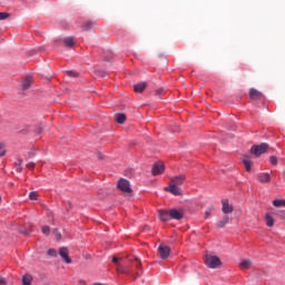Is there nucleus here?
Returning a JSON list of instances; mask_svg holds the SVG:
<instances>
[{"mask_svg":"<svg viewBox=\"0 0 285 285\" xmlns=\"http://www.w3.org/2000/svg\"><path fill=\"white\" fill-rule=\"evenodd\" d=\"M37 132H38V135L41 134V128H38V129H37Z\"/></svg>","mask_w":285,"mask_h":285,"instance_id":"obj_42","label":"nucleus"},{"mask_svg":"<svg viewBox=\"0 0 285 285\" xmlns=\"http://www.w3.org/2000/svg\"><path fill=\"white\" fill-rule=\"evenodd\" d=\"M37 197H39L37 191L29 193V199H31V202H37Z\"/></svg>","mask_w":285,"mask_h":285,"instance_id":"obj_27","label":"nucleus"},{"mask_svg":"<svg viewBox=\"0 0 285 285\" xmlns=\"http://www.w3.org/2000/svg\"><path fill=\"white\" fill-rule=\"evenodd\" d=\"M98 159H104V157L101 156V153H98Z\"/></svg>","mask_w":285,"mask_h":285,"instance_id":"obj_41","label":"nucleus"},{"mask_svg":"<svg viewBox=\"0 0 285 285\" xmlns=\"http://www.w3.org/2000/svg\"><path fill=\"white\" fill-rule=\"evenodd\" d=\"M158 217H159L160 222H170V209L169 210H164V209L158 210Z\"/></svg>","mask_w":285,"mask_h":285,"instance_id":"obj_13","label":"nucleus"},{"mask_svg":"<svg viewBox=\"0 0 285 285\" xmlns=\"http://www.w3.org/2000/svg\"><path fill=\"white\" fill-rule=\"evenodd\" d=\"M59 255L60 257L63 259V262H66V264H72V259L69 256V252L68 248L66 247H61L59 249Z\"/></svg>","mask_w":285,"mask_h":285,"instance_id":"obj_9","label":"nucleus"},{"mask_svg":"<svg viewBox=\"0 0 285 285\" xmlns=\"http://www.w3.org/2000/svg\"><path fill=\"white\" fill-rule=\"evenodd\" d=\"M213 210H214V208H213V207H210V208L206 209V212H205V219H208V217H210V215H212Z\"/></svg>","mask_w":285,"mask_h":285,"instance_id":"obj_31","label":"nucleus"},{"mask_svg":"<svg viewBox=\"0 0 285 285\" xmlns=\"http://www.w3.org/2000/svg\"><path fill=\"white\" fill-rule=\"evenodd\" d=\"M269 161H271L272 166H277V156H271Z\"/></svg>","mask_w":285,"mask_h":285,"instance_id":"obj_29","label":"nucleus"},{"mask_svg":"<svg viewBox=\"0 0 285 285\" xmlns=\"http://www.w3.org/2000/svg\"><path fill=\"white\" fill-rule=\"evenodd\" d=\"M6 155V149L3 148V144H0V157Z\"/></svg>","mask_w":285,"mask_h":285,"instance_id":"obj_34","label":"nucleus"},{"mask_svg":"<svg viewBox=\"0 0 285 285\" xmlns=\"http://www.w3.org/2000/svg\"><path fill=\"white\" fill-rule=\"evenodd\" d=\"M124 258H118L117 256H112L114 264H117V262H121Z\"/></svg>","mask_w":285,"mask_h":285,"instance_id":"obj_38","label":"nucleus"},{"mask_svg":"<svg viewBox=\"0 0 285 285\" xmlns=\"http://www.w3.org/2000/svg\"><path fill=\"white\" fill-rule=\"evenodd\" d=\"M273 206H275V208H285V199L273 200Z\"/></svg>","mask_w":285,"mask_h":285,"instance_id":"obj_22","label":"nucleus"},{"mask_svg":"<svg viewBox=\"0 0 285 285\" xmlns=\"http://www.w3.org/2000/svg\"><path fill=\"white\" fill-rule=\"evenodd\" d=\"M0 284H6V278L0 277Z\"/></svg>","mask_w":285,"mask_h":285,"instance_id":"obj_40","label":"nucleus"},{"mask_svg":"<svg viewBox=\"0 0 285 285\" xmlns=\"http://www.w3.org/2000/svg\"><path fill=\"white\" fill-rule=\"evenodd\" d=\"M117 273H120L121 275H131L132 277H135V279H137V277H139V272H137L136 274L132 273V271L128 267H124L121 265H117L116 267Z\"/></svg>","mask_w":285,"mask_h":285,"instance_id":"obj_5","label":"nucleus"},{"mask_svg":"<svg viewBox=\"0 0 285 285\" xmlns=\"http://www.w3.org/2000/svg\"><path fill=\"white\" fill-rule=\"evenodd\" d=\"M258 181L261 184H271V174L268 173L258 174Z\"/></svg>","mask_w":285,"mask_h":285,"instance_id":"obj_14","label":"nucleus"},{"mask_svg":"<svg viewBox=\"0 0 285 285\" xmlns=\"http://www.w3.org/2000/svg\"><path fill=\"white\" fill-rule=\"evenodd\" d=\"M268 150V144L263 142L261 145L253 146L250 148V153L255 155V157H259L261 155H264Z\"/></svg>","mask_w":285,"mask_h":285,"instance_id":"obj_3","label":"nucleus"},{"mask_svg":"<svg viewBox=\"0 0 285 285\" xmlns=\"http://www.w3.org/2000/svg\"><path fill=\"white\" fill-rule=\"evenodd\" d=\"M243 164L247 173H250V166H253V159H250V156H243Z\"/></svg>","mask_w":285,"mask_h":285,"instance_id":"obj_16","label":"nucleus"},{"mask_svg":"<svg viewBox=\"0 0 285 285\" xmlns=\"http://www.w3.org/2000/svg\"><path fill=\"white\" fill-rule=\"evenodd\" d=\"M265 222H266V226H268V228H273V226H275V218H273V216H271V214H266Z\"/></svg>","mask_w":285,"mask_h":285,"instance_id":"obj_19","label":"nucleus"},{"mask_svg":"<svg viewBox=\"0 0 285 285\" xmlns=\"http://www.w3.org/2000/svg\"><path fill=\"white\" fill-rule=\"evenodd\" d=\"M222 205H223L222 212L224 213V215H230V213H233L234 207L233 205H229L227 199L223 200Z\"/></svg>","mask_w":285,"mask_h":285,"instance_id":"obj_12","label":"nucleus"},{"mask_svg":"<svg viewBox=\"0 0 285 285\" xmlns=\"http://www.w3.org/2000/svg\"><path fill=\"white\" fill-rule=\"evenodd\" d=\"M146 86H148L146 82H140L134 86V90L135 92H144V90H146Z\"/></svg>","mask_w":285,"mask_h":285,"instance_id":"obj_21","label":"nucleus"},{"mask_svg":"<svg viewBox=\"0 0 285 285\" xmlns=\"http://www.w3.org/2000/svg\"><path fill=\"white\" fill-rule=\"evenodd\" d=\"M158 257L160 259H168V257H170V247L161 244L158 247Z\"/></svg>","mask_w":285,"mask_h":285,"instance_id":"obj_4","label":"nucleus"},{"mask_svg":"<svg viewBox=\"0 0 285 285\" xmlns=\"http://www.w3.org/2000/svg\"><path fill=\"white\" fill-rule=\"evenodd\" d=\"M62 43H65L66 48H72V46H75V38L72 37L63 38Z\"/></svg>","mask_w":285,"mask_h":285,"instance_id":"obj_18","label":"nucleus"},{"mask_svg":"<svg viewBox=\"0 0 285 285\" xmlns=\"http://www.w3.org/2000/svg\"><path fill=\"white\" fill-rule=\"evenodd\" d=\"M230 222V218L228 216H225L223 219H220L217 223V227L218 228H224V226H226V224H228Z\"/></svg>","mask_w":285,"mask_h":285,"instance_id":"obj_23","label":"nucleus"},{"mask_svg":"<svg viewBox=\"0 0 285 285\" xmlns=\"http://www.w3.org/2000/svg\"><path fill=\"white\" fill-rule=\"evenodd\" d=\"M27 168H29V170H33V168H35V163H29V164H27Z\"/></svg>","mask_w":285,"mask_h":285,"instance_id":"obj_37","label":"nucleus"},{"mask_svg":"<svg viewBox=\"0 0 285 285\" xmlns=\"http://www.w3.org/2000/svg\"><path fill=\"white\" fill-rule=\"evenodd\" d=\"M184 181H186V175L181 174L179 176L171 177L169 185L179 187L184 185Z\"/></svg>","mask_w":285,"mask_h":285,"instance_id":"obj_6","label":"nucleus"},{"mask_svg":"<svg viewBox=\"0 0 285 285\" xmlns=\"http://www.w3.org/2000/svg\"><path fill=\"white\" fill-rule=\"evenodd\" d=\"M156 95H164V88H159L156 90Z\"/></svg>","mask_w":285,"mask_h":285,"instance_id":"obj_39","label":"nucleus"},{"mask_svg":"<svg viewBox=\"0 0 285 285\" xmlns=\"http://www.w3.org/2000/svg\"><path fill=\"white\" fill-rule=\"evenodd\" d=\"M68 77H79V73L75 71H67Z\"/></svg>","mask_w":285,"mask_h":285,"instance_id":"obj_35","label":"nucleus"},{"mask_svg":"<svg viewBox=\"0 0 285 285\" xmlns=\"http://www.w3.org/2000/svg\"><path fill=\"white\" fill-rule=\"evenodd\" d=\"M165 166H164V163H156L153 167V175L157 176V175H161L165 170Z\"/></svg>","mask_w":285,"mask_h":285,"instance_id":"obj_11","label":"nucleus"},{"mask_svg":"<svg viewBox=\"0 0 285 285\" xmlns=\"http://www.w3.org/2000/svg\"><path fill=\"white\" fill-rule=\"evenodd\" d=\"M48 255H49V257H57V252H56V249H53V248L49 249V250H48Z\"/></svg>","mask_w":285,"mask_h":285,"instance_id":"obj_33","label":"nucleus"},{"mask_svg":"<svg viewBox=\"0 0 285 285\" xmlns=\"http://www.w3.org/2000/svg\"><path fill=\"white\" fill-rule=\"evenodd\" d=\"M53 235H56V239H61V234L57 229L53 230Z\"/></svg>","mask_w":285,"mask_h":285,"instance_id":"obj_36","label":"nucleus"},{"mask_svg":"<svg viewBox=\"0 0 285 285\" xmlns=\"http://www.w3.org/2000/svg\"><path fill=\"white\" fill-rule=\"evenodd\" d=\"M204 262L205 265L207 266V268H220L222 266V259H219V257L217 256H213V255H205L204 256Z\"/></svg>","mask_w":285,"mask_h":285,"instance_id":"obj_1","label":"nucleus"},{"mask_svg":"<svg viewBox=\"0 0 285 285\" xmlns=\"http://www.w3.org/2000/svg\"><path fill=\"white\" fill-rule=\"evenodd\" d=\"M0 204H1V196H0Z\"/></svg>","mask_w":285,"mask_h":285,"instance_id":"obj_44","label":"nucleus"},{"mask_svg":"<svg viewBox=\"0 0 285 285\" xmlns=\"http://www.w3.org/2000/svg\"><path fill=\"white\" fill-rule=\"evenodd\" d=\"M94 28H95V21H92V20H88L82 26V30H85L86 32H88V30H92Z\"/></svg>","mask_w":285,"mask_h":285,"instance_id":"obj_20","label":"nucleus"},{"mask_svg":"<svg viewBox=\"0 0 285 285\" xmlns=\"http://www.w3.org/2000/svg\"><path fill=\"white\" fill-rule=\"evenodd\" d=\"M115 120L117 124H124V121H126V114H116Z\"/></svg>","mask_w":285,"mask_h":285,"instance_id":"obj_24","label":"nucleus"},{"mask_svg":"<svg viewBox=\"0 0 285 285\" xmlns=\"http://www.w3.org/2000/svg\"><path fill=\"white\" fill-rule=\"evenodd\" d=\"M165 191L170 193V195H174L175 197H179L183 194L181 188L170 184L168 187H165Z\"/></svg>","mask_w":285,"mask_h":285,"instance_id":"obj_7","label":"nucleus"},{"mask_svg":"<svg viewBox=\"0 0 285 285\" xmlns=\"http://www.w3.org/2000/svg\"><path fill=\"white\" fill-rule=\"evenodd\" d=\"M240 271H250L253 268V261L250 259H242L238 264Z\"/></svg>","mask_w":285,"mask_h":285,"instance_id":"obj_10","label":"nucleus"},{"mask_svg":"<svg viewBox=\"0 0 285 285\" xmlns=\"http://www.w3.org/2000/svg\"><path fill=\"white\" fill-rule=\"evenodd\" d=\"M22 284L23 285H30L32 284V276L30 274H26L23 277H22Z\"/></svg>","mask_w":285,"mask_h":285,"instance_id":"obj_25","label":"nucleus"},{"mask_svg":"<svg viewBox=\"0 0 285 285\" xmlns=\"http://www.w3.org/2000/svg\"><path fill=\"white\" fill-rule=\"evenodd\" d=\"M29 233H32V230H31V229H29V230L26 233V235H29Z\"/></svg>","mask_w":285,"mask_h":285,"instance_id":"obj_43","label":"nucleus"},{"mask_svg":"<svg viewBox=\"0 0 285 285\" xmlns=\"http://www.w3.org/2000/svg\"><path fill=\"white\" fill-rule=\"evenodd\" d=\"M30 86H32V76H27L21 83V88L22 90H29Z\"/></svg>","mask_w":285,"mask_h":285,"instance_id":"obj_15","label":"nucleus"},{"mask_svg":"<svg viewBox=\"0 0 285 285\" xmlns=\"http://www.w3.org/2000/svg\"><path fill=\"white\" fill-rule=\"evenodd\" d=\"M117 187L119 190H121V193H125L126 195H130V193H132V188H130V181L127 179L120 178L118 180Z\"/></svg>","mask_w":285,"mask_h":285,"instance_id":"obj_2","label":"nucleus"},{"mask_svg":"<svg viewBox=\"0 0 285 285\" xmlns=\"http://www.w3.org/2000/svg\"><path fill=\"white\" fill-rule=\"evenodd\" d=\"M135 262H137L136 263V269L141 271V261L138 257H135Z\"/></svg>","mask_w":285,"mask_h":285,"instance_id":"obj_30","label":"nucleus"},{"mask_svg":"<svg viewBox=\"0 0 285 285\" xmlns=\"http://www.w3.org/2000/svg\"><path fill=\"white\" fill-rule=\"evenodd\" d=\"M10 18V13L8 12H0V21H6V19Z\"/></svg>","mask_w":285,"mask_h":285,"instance_id":"obj_28","label":"nucleus"},{"mask_svg":"<svg viewBox=\"0 0 285 285\" xmlns=\"http://www.w3.org/2000/svg\"><path fill=\"white\" fill-rule=\"evenodd\" d=\"M21 164H23V159H18L14 163V167H16L17 173H21V170H23V167H21Z\"/></svg>","mask_w":285,"mask_h":285,"instance_id":"obj_26","label":"nucleus"},{"mask_svg":"<svg viewBox=\"0 0 285 285\" xmlns=\"http://www.w3.org/2000/svg\"><path fill=\"white\" fill-rule=\"evenodd\" d=\"M261 97H262V92H259L257 89L249 90V99L257 100Z\"/></svg>","mask_w":285,"mask_h":285,"instance_id":"obj_17","label":"nucleus"},{"mask_svg":"<svg viewBox=\"0 0 285 285\" xmlns=\"http://www.w3.org/2000/svg\"><path fill=\"white\" fill-rule=\"evenodd\" d=\"M169 216H170V219H176V220H179V219H184V210L183 209H169Z\"/></svg>","mask_w":285,"mask_h":285,"instance_id":"obj_8","label":"nucleus"},{"mask_svg":"<svg viewBox=\"0 0 285 285\" xmlns=\"http://www.w3.org/2000/svg\"><path fill=\"white\" fill-rule=\"evenodd\" d=\"M43 235H50V227L49 226H42L41 228Z\"/></svg>","mask_w":285,"mask_h":285,"instance_id":"obj_32","label":"nucleus"}]
</instances>
